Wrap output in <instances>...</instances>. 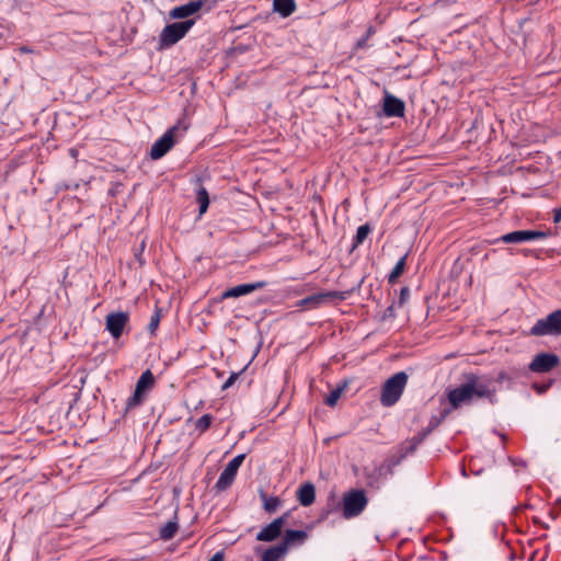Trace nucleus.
<instances>
[{"label":"nucleus","mask_w":561,"mask_h":561,"mask_svg":"<svg viewBox=\"0 0 561 561\" xmlns=\"http://www.w3.org/2000/svg\"><path fill=\"white\" fill-rule=\"evenodd\" d=\"M190 127L185 118H180L175 125L170 127L158 140L153 142L150 149V158L158 160L164 157L174 146L176 137L183 135Z\"/></svg>","instance_id":"f257e3e1"},{"label":"nucleus","mask_w":561,"mask_h":561,"mask_svg":"<svg viewBox=\"0 0 561 561\" xmlns=\"http://www.w3.org/2000/svg\"><path fill=\"white\" fill-rule=\"evenodd\" d=\"M409 376L405 371H399L388 378L380 393V403L385 408H390L394 405L401 398L407 383Z\"/></svg>","instance_id":"f03ea898"},{"label":"nucleus","mask_w":561,"mask_h":561,"mask_svg":"<svg viewBox=\"0 0 561 561\" xmlns=\"http://www.w3.org/2000/svg\"><path fill=\"white\" fill-rule=\"evenodd\" d=\"M195 24L194 19L174 22L163 27L159 35L158 49H165L181 41Z\"/></svg>","instance_id":"7ed1b4c3"},{"label":"nucleus","mask_w":561,"mask_h":561,"mask_svg":"<svg viewBox=\"0 0 561 561\" xmlns=\"http://www.w3.org/2000/svg\"><path fill=\"white\" fill-rule=\"evenodd\" d=\"M368 499L364 490L352 489L344 493L342 501V514L350 519L362 514L366 508Z\"/></svg>","instance_id":"20e7f679"},{"label":"nucleus","mask_w":561,"mask_h":561,"mask_svg":"<svg viewBox=\"0 0 561 561\" xmlns=\"http://www.w3.org/2000/svg\"><path fill=\"white\" fill-rule=\"evenodd\" d=\"M465 380H469V383L473 385L472 396L473 398H485L491 404L497 402L496 388L493 385V379L488 376H478L473 373L465 374Z\"/></svg>","instance_id":"39448f33"},{"label":"nucleus","mask_w":561,"mask_h":561,"mask_svg":"<svg viewBox=\"0 0 561 561\" xmlns=\"http://www.w3.org/2000/svg\"><path fill=\"white\" fill-rule=\"evenodd\" d=\"M156 379L150 369H147L141 374L136 382L135 391L126 402V411L140 407L148 392L154 387Z\"/></svg>","instance_id":"423d86ee"},{"label":"nucleus","mask_w":561,"mask_h":561,"mask_svg":"<svg viewBox=\"0 0 561 561\" xmlns=\"http://www.w3.org/2000/svg\"><path fill=\"white\" fill-rule=\"evenodd\" d=\"M530 334L534 336L561 335V309L539 319L530 329Z\"/></svg>","instance_id":"0eeeda50"},{"label":"nucleus","mask_w":561,"mask_h":561,"mask_svg":"<svg viewBox=\"0 0 561 561\" xmlns=\"http://www.w3.org/2000/svg\"><path fill=\"white\" fill-rule=\"evenodd\" d=\"M245 458V455L244 454H240L238 456H236L233 459H231L227 466L225 467V469L222 470V472L220 473L216 484H215V489L218 491V492H222V491H226L228 488L231 486V484L233 483L234 479H236V476L238 473V470L240 468V466L242 465L243 460Z\"/></svg>","instance_id":"6e6552de"},{"label":"nucleus","mask_w":561,"mask_h":561,"mask_svg":"<svg viewBox=\"0 0 561 561\" xmlns=\"http://www.w3.org/2000/svg\"><path fill=\"white\" fill-rule=\"evenodd\" d=\"M548 236L549 232L541 230H515L501 236L495 242L523 243L538 239H546Z\"/></svg>","instance_id":"1a4fd4ad"},{"label":"nucleus","mask_w":561,"mask_h":561,"mask_svg":"<svg viewBox=\"0 0 561 561\" xmlns=\"http://www.w3.org/2000/svg\"><path fill=\"white\" fill-rule=\"evenodd\" d=\"M560 364V358L553 353H539L534 356L528 368L533 373H549Z\"/></svg>","instance_id":"9d476101"},{"label":"nucleus","mask_w":561,"mask_h":561,"mask_svg":"<svg viewBox=\"0 0 561 561\" xmlns=\"http://www.w3.org/2000/svg\"><path fill=\"white\" fill-rule=\"evenodd\" d=\"M289 516V513H285L282 516L275 518L272 523L263 527L257 534H256V540L259 541H265V542H272L280 537L282 530L287 523V518Z\"/></svg>","instance_id":"9b49d317"},{"label":"nucleus","mask_w":561,"mask_h":561,"mask_svg":"<svg viewBox=\"0 0 561 561\" xmlns=\"http://www.w3.org/2000/svg\"><path fill=\"white\" fill-rule=\"evenodd\" d=\"M473 385L469 380H465L460 386L448 390L447 398L453 409H458L463 403H470L473 399L472 396Z\"/></svg>","instance_id":"f8f14e48"},{"label":"nucleus","mask_w":561,"mask_h":561,"mask_svg":"<svg viewBox=\"0 0 561 561\" xmlns=\"http://www.w3.org/2000/svg\"><path fill=\"white\" fill-rule=\"evenodd\" d=\"M345 296L343 293L340 291H325V293H318L314 295H310L304 299H301L298 302L299 307L307 308V309H316L322 306L323 304L331 301L333 299H344Z\"/></svg>","instance_id":"ddd939ff"},{"label":"nucleus","mask_w":561,"mask_h":561,"mask_svg":"<svg viewBox=\"0 0 561 561\" xmlns=\"http://www.w3.org/2000/svg\"><path fill=\"white\" fill-rule=\"evenodd\" d=\"M129 316L125 311L111 312L106 316V330L114 339L122 336L127 325Z\"/></svg>","instance_id":"4468645a"},{"label":"nucleus","mask_w":561,"mask_h":561,"mask_svg":"<svg viewBox=\"0 0 561 561\" xmlns=\"http://www.w3.org/2000/svg\"><path fill=\"white\" fill-rule=\"evenodd\" d=\"M207 4L206 0H191L190 2L175 7L169 12V16L173 20H182L196 14Z\"/></svg>","instance_id":"2eb2a0df"},{"label":"nucleus","mask_w":561,"mask_h":561,"mask_svg":"<svg viewBox=\"0 0 561 561\" xmlns=\"http://www.w3.org/2000/svg\"><path fill=\"white\" fill-rule=\"evenodd\" d=\"M267 285L265 280H257L249 284H240L226 289L221 294V299L238 298L241 296L249 295L255 290L262 289Z\"/></svg>","instance_id":"dca6fc26"},{"label":"nucleus","mask_w":561,"mask_h":561,"mask_svg":"<svg viewBox=\"0 0 561 561\" xmlns=\"http://www.w3.org/2000/svg\"><path fill=\"white\" fill-rule=\"evenodd\" d=\"M382 110L387 117H402L404 115L405 105L402 100L386 93Z\"/></svg>","instance_id":"f3484780"},{"label":"nucleus","mask_w":561,"mask_h":561,"mask_svg":"<svg viewBox=\"0 0 561 561\" xmlns=\"http://www.w3.org/2000/svg\"><path fill=\"white\" fill-rule=\"evenodd\" d=\"M307 538L308 534L305 530L287 529L280 543L288 551L291 546H301Z\"/></svg>","instance_id":"a211bd4d"},{"label":"nucleus","mask_w":561,"mask_h":561,"mask_svg":"<svg viewBox=\"0 0 561 561\" xmlns=\"http://www.w3.org/2000/svg\"><path fill=\"white\" fill-rule=\"evenodd\" d=\"M297 500L302 506H310L316 501V488L311 482L302 483L297 490Z\"/></svg>","instance_id":"6ab92c4d"},{"label":"nucleus","mask_w":561,"mask_h":561,"mask_svg":"<svg viewBox=\"0 0 561 561\" xmlns=\"http://www.w3.org/2000/svg\"><path fill=\"white\" fill-rule=\"evenodd\" d=\"M273 8L280 16L287 18L295 12L296 2L295 0H274Z\"/></svg>","instance_id":"aec40b11"},{"label":"nucleus","mask_w":561,"mask_h":561,"mask_svg":"<svg viewBox=\"0 0 561 561\" xmlns=\"http://www.w3.org/2000/svg\"><path fill=\"white\" fill-rule=\"evenodd\" d=\"M287 549L279 542L276 546L267 548L263 554L261 561H278L287 554Z\"/></svg>","instance_id":"412c9836"},{"label":"nucleus","mask_w":561,"mask_h":561,"mask_svg":"<svg viewBox=\"0 0 561 561\" xmlns=\"http://www.w3.org/2000/svg\"><path fill=\"white\" fill-rule=\"evenodd\" d=\"M450 410L444 409L439 415H433L428 422V425L419 432L424 438H426L440 423L448 416Z\"/></svg>","instance_id":"4be33fe9"},{"label":"nucleus","mask_w":561,"mask_h":561,"mask_svg":"<svg viewBox=\"0 0 561 561\" xmlns=\"http://www.w3.org/2000/svg\"><path fill=\"white\" fill-rule=\"evenodd\" d=\"M424 440L425 438L420 433H417L411 439L402 443L398 449L407 457L412 455Z\"/></svg>","instance_id":"5701e85b"},{"label":"nucleus","mask_w":561,"mask_h":561,"mask_svg":"<svg viewBox=\"0 0 561 561\" xmlns=\"http://www.w3.org/2000/svg\"><path fill=\"white\" fill-rule=\"evenodd\" d=\"M405 458L404 454H402L399 449L396 454L390 456L385 463L379 468L380 473L386 470L387 473H392L394 467L399 466L401 461Z\"/></svg>","instance_id":"b1692460"},{"label":"nucleus","mask_w":561,"mask_h":561,"mask_svg":"<svg viewBox=\"0 0 561 561\" xmlns=\"http://www.w3.org/2000/svg\"><path fill=\"white\" fill-rule=\"evenodd\" d=\"M179 525L176 520H169L165 523L159 531L160 538L163 540L172 539L178 533Z\"/></svg>","instance_id":"393cba45"},{"label":"nucleus","mask_w":561,"mask_h":561,"mask_svg":"<svg viewBox=\"0 0 561 561\" xmlns=\"http://www.w3.org/2000/svg\"><path fill=\"white\" fill-rule=\"evenodd\" d=\"M408 254H404L393 266L392 271L388 275V283L394 284L397 279L403 274L405 268V261Z\"/></svg>","instance_id":"a878e982"},{"label":"nucleus","mask_w":561,"mask_h":561,"mask_svg":"<svg viewBox=\"0 0 561 561\" xmlns=\"http://www.w3.org/2000/svg\"><path fill=\"white\" fill-rule=\"evenodd\" d=\"M347 387V382H343L342 385L337 386L335 389H333L325 398L324 402L329 407H334L339 399L341 398L342 393Z\"/></svg>","instance_id":"bb28decb"},{"label":"nucleus","mask_w":561,"mask_h":561,"mask_svg":"<svg viewBox=\"0 0 561 561\" xmlns=\"http://www.w3.org/2000/svg\"><path fill=\"white\" fill-rule=\"evenodd\" d=\"M196 199L199 204V215L205 214L209 206V195L204 186H199Z\"/></svg>","instance_id":"cd10ccee"},{"label":"nucleus","mask_w":561,"mask_h":561,"mask_svg":"<svg viewBox=\"0 0 561 561\" xmlns=\"http://www.w3.org/2000/svg\"><path fill=\"white\" fill-rule=\"evenodd\" d=\"M261 499L263 500V507L267 513H274L280 505V500L278 496L268 497L265 493L262 492Z\"/></svg>","instance_id":"c85d7f7f"},{"label":"nucleus","mask_w":561,"mask_h":561,"mask_svg":"<svg viewBox=\"0 0 561 561\" xmlns=\"http://www.w3.org/2000/svg\"><path fill=\"white\" fill-rule=\"evenodd\" d=\"M370 231H371V229L368 224L359 226L357 228L356 234L354 237L353 248H357L359 244H362Z\"/></svg>","instance_id":"c756f323"},{"label":"nucleus","mask_w":561,"mask_h":561,"mask_svg":"<svg viewBox=\"0 0 561 561\" xmlns=\"http://www.w3.org/2000/svg\"><path fill=\"white\" fill-rule=\"evenodd\" d=\"M213 416L210 414L202 415L195 423V428L199 431V433L206 432L211 425Z\"/></svg>","instance_id":"7c9ffc66"},{"label":"nucleus","mask_w":561,"mask_h":561,"mask_svg":"<svg viewBox=\"0 0 561 561\" xmlns=\"http://www.w3.org/2000/svg\"><path fill=\"white\" fill-rule=\"evenodd\" d=\"M245 369H247V366H245L243 369H241L240 371H238V373H231V374H230V376H229V378H228V379L226 380V382L222 385L221 389H222V390H226V389H228L229 387H231V386L236 382V380L239 378V376H240V375H241Z\"/></svg>","instance_id":"2f4dec72"},{"label":"nucleus","mask_w":561,"mask_h":561,"mask_svg":"<svg viewBox=\"0 0 561 561\" xmlns=\"http://www.w3.org/2000/svg\"><path fill=\"white\" fill-rule=\"evenodd\" d=\"M159 322H160V311L157 310L150 318V322L148 324V330L150 333H153L158 325H159Z\"/></svg>","instance_id":"473e14b6"},{"label":"nucleus","mask_w":561,"mask_h":561,"mask_svg":"<svg viewBox=\"0 0 561 561\" xmlns=\"http://www.w3.org/2000/svg\"><path fill=\"white\" fill-rule=\"evenodd\" d=\"M409 297H410L409 287H402L400 290V296H399V301H398L399 306L400 307L403 306L407 302V300L409 299Z\"/></svg>","instance_id":"72a5a7b5"},{"label":"nucleus","mask_w":561,"mask_h":561,"mask_svg":"<svg viewBox=\"0 0 561 561\" xmlns=\"http://www.w3.org/2000/svg\"><path fill=\"white\" fill-rule=\"evenodd\" d=\"M512 379H513V378H512V376H510L505 370H501V371L497 374L496 378L493 380V382H494V381H496V382H503V381H505V380H510V381H511Z\"/></svg>","instance_id":"f704fd0d"},{"label":"nucleus","mask_w":561,"mask_h":561,"mask_svg":"<svg viewBox=\"0 0 561 561\" xmlns=\"http://www.w3.org/2000/svg\"><path fill=\"white\" fill-rule=\"evenodd\" d=\"M144 249H145V242L142 241L140 244L139 252L136 253V257L140 265L145 264V261L141 259V253H142Z\"/></svg>","instance_id":"c9c22d12"},{"label":"nucleus","mask_w":561,"mask_h":561,"mask_svg":"<svg viewBox=\"0 0 561 561\" xmlns=\"http://www.w3.org/2000/svg\"><path fill=\"white\" fill-rule=\"evenodd\" d=\"M208 561H224V552H216Z\"/></svg>","instance_id":"e433bc0d"},{"label":"nucleus","mask_w":561,"mask_h":561,"mask_svg":"<svg viewBox=\"0 0 561 561\" xmlns=\"http://www.w3.org/2000/svg\"><path fill=\"white\" fill-rule=\"evenodd\" d=\"M550 385H551V381L549 383L540 386V387L537 385H535L534 387L538 390V392L541 393V392H545L550 387Z\"/></svg>","instance_id":"4c0bfd02"},{"label":"nucleus","mask_w":561,"mask_h":561,"mask_svg":"<svg viewBox=\"0 0 561 561\" xmlns=\"http://www.w3.org/2000/svg\"><path fill=\"white\" fill-rule=\"evenodd\" d=\"M19 50H20L21 53H23V54H32V53H34V50H33L31 47H28V46H21V47L19 48Z\"/></svg>","instance_id":"58836bf2"},{"label":"nucleus","mask_w":561,"mask_h":561,"mask_svg":"<svg viewBox=\"0 0 561 561\" xmlns=\"http://www.w3.org/2000/svg\"><path fill=\"white\" fill-rule=\"evenodd\" d=\"M366 41H367V37H363V38L358 39L356 43V47L363 48L366 45Z\"/></svg>","instance_id":"ea45409f"},{"label":"nucleus","mask_w":561,"mask_h":561,"mask_svg":"<svg viewBox=\"0 0 561 561\" xmlns=\"http://www.w3.org/2000/svg\"><path fill=\"white\" fill-rule=\"evenodd\" d=\"M393 316V306H389L385 311V317H392Z\"/></svg>","instance_id":"a19ab883"},{"label":"nucleus","mask_w":561,"mask_h":561,"mask_svg":"<svg viewBox=\"0 0 561 561\" xmlns=\"http://www.w3.org/2000/svg\"><path fill=\"white\" fill-rule=\"evenodd\" d=\"M371 33H373V27H369V28H368V31H367V35H366L365 37H367V38H368V37L370 36V34H371Z\"/></svg>","instance_id":"79ce46f5"},{"label":"nucleus","mask_w":561,"mask_h":561,"mask_svg":"<svg viewBox=\"0 0 561 561\" xmlns=\"http://www.w3.org/2000/svg\"><path fill=\"white\" fill-rule=\"evenodd\" d=\"M523 253H524L525 255H529L530 253H533V251H531V250H523Z\"/></svg>","instance_id":"37998d69"}]
</instances>
